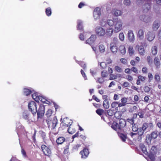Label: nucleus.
Here are the masks:
<instances>
[{
	"mask_svg": "<svg viewBox=\"0 0 161 161\" xmlns=\"http://www.w3.org/2000/svg\"><path fill=\"white\" fill-rule=\"evenodd\" d=\"M62 123L64 125L68 127L71 126L72 123V122L69 119L66 117L63 119Z\"/></svg>",
	"mask_w": 161,
	"mask_h": 161,
	"instance_id": "obj_9",
	"label": "nucleus"
},
{
	"mask_svg": "<svg viewBox=\"0 0 161 161\" xmlns=\"http://www.w3.org/2000/svg\"><path fill=\"white\" fill-rule=\"evenodd\" d=\"M144 131L140 127L138 128L137 130V133L138 135L141 136L143 135L144 133Z\"/></svg>",
	"mask_w": 161,
	"mask_h": 161,
	"instance_id": "obj_43",
	"label": "nucleus"
},
{
	"mask_svg": "<svg viewBox=\"0 0 161 161\" xmlns=\"http://www.w3.org/2000/svg\"><path fill=\"white\" fill-rule=\"evenodd\" d=\"M119 50L122 54L124 55L126 51L124 45L120 46L119 47Z\"/></svg>",
	"mask_w": 161,
	"mask_h": 161,
	"instance_id": "obj_25",
	"label": "nucleus"
},
{
	"mask_svg": "<svg viewBox=\"0 0 161 161\" xmlns=\"http://www.w3.org/2000/svg\"><path fill=\"white\" fill-rule=\"evenodd\" d=\"M119 103L117 102H113L111 104V106L113 108H115L117 106V105L118 106V104Z\"/></svg>",
	"mask_w": 161,
	"mask_h": 161,
	"instance_id": "obj_56",
	"label": "nucleus"
},
{
	"mask_svg": "<svg viewBox=\"0 0 161 161\" xmlns=\"http://www.w3.org/2000/svg\"><path fill=\"white\" fill-rule=\"evenodd\" d=\"M93 14L95 19H99L101 15V8L98 7L96 8L94 10Z\"/></svg>",
	"mask_w": 161,
	"mask_h": 161,
	"instance_id": "obj_7",
	"label": "nucleus"
},
{
	"mask_svg": "<svg viewBox=\"0 0 161 161\" xmlns=\"http://www.w3.org/2000/svg\"><path fill=\"white\" fill-rule=\"evenodd\" d=\"M119 136L122 141L124 142L125 141L126 139V137L125 135L122 134H120L119 135Z\"/></svg>",
	"mask_w": 161,
	"mask_h": 161,
	"instance_id": "obj_45",
	"label": "nucleus"
},
{
	"mask_svg": "<svg viewBox=\"0 0 161 161\" xmlns=\"http://www.w3.org/2000/svg\"><path fill=\"white\" fill-rule=\"evenodd\" d=\"M77 28L78 30H80V31H83V27L81 22H80L78 23Z\"/></svg>",
	"mask_w": 161,
	"mask_h": 161,
	"instance_id": "obj_44",
	"label": "nucleus"
},
{
	"mask_svg": "<svg viewBox=\"0 0 161 161\" xmlns=\"http://www.w3.org/2000/svg\"><path fill=\"white\" fill-rule=\"evenodd\" d=\"M140 18L141 20L146 23H149L151 21V18L148 15H143L141 16Z\"/></svg>",
	"mask_w": 161,
	"mask_h": 161,
	"instance_id": "obj_10",
	"label": "nucleus"
},
{
	"mask_svg": "<svg viewBox=\"0 0 161 161\" xmlns=\"http://www.w3.org/2000/svg\"><path fill=\"white\" fill-rule=\"evenodd\" d=\"M46 15L48 16L51 15L52 14V10L51 8L48 7L46 8L45 10Z\"/></svg>",
	"mask_w": 161,
	"mask_h": 161,
	"instance_id": "obj_34",
	"label": "nucleus"
},
{
	"mask_svg": "<svg viewBox=\"0 0 161 161\" xmlns=\"http://www.w3.org/2000/svg\"><path fill=\"white\" fill-rule=\"evenodd\" d=\"M36 113L38 118H41L44 115L45 113V107L43 104L40 105Z\"/></svg>",
	"mask_w": 161,
	"mask_h": 161,
	"instance_id": "obj_5",
	"label": "nucleus"
},
{
	"mask_svg": "<svg viewBox=\"0 0 161 161\" xmlns=\"http://www.w3.org/2000/svg\"><path fill=\"white\" fill-rule=\"evenodd\" d=\"M101 45H98L96 46H92V47L93 50L95 52L96 54L97 52H99V53L101 52Z\"/></svg>",
	"mask_w": 161,
	"mask_h": 161,
	"instance_id": "obj_24",
	"label": "nucleus"
},
{
	"mask_svg": "<svg viewBox=\"0 0 161 161\" xmlns=\"http://www.w3.org/2000/svg\"><path fill=\"white\" fill-rule=\"evenodd\" d=\"M118 40L117 38H114L112 42L110 43H114L115 45H117L118 44Z\"/></svg>",
	"mask_w": 161,
	"mask_h": 161,
	"instance_id": "obj_55",
	"label": "nucleus"
},
{
	"mask_svg": "<svg viewBox=\"0 0 161 161\" xmlns=\"http://www.w3.org/2000/svg\"><path fill=\"white\" fill-rule=\"evenodd\" d=\"M155 154L154 152L151 151H150V153L148 155V157L151 161H153L154 160Z\"/></svg>",
	"mask_w": 161,
	"mask_h": 161,
	"instance_id": "obj_32",
	"label": "nucleus"
},
{
	"mask_svg": "<svg viewBox=\"0 0 161 161\" xmlns=\"http://www.w3.org/2000/svg\"><path fill=\"white\" fill-rule=\"evenodd\" d=\"M65 138L63 136H60L58 137L56 140V142L58 145L62 144L65 142Z\"/></svg>",
	"mask_w": 161,
	"mask_h": 161,
	"instance_id": "obj_19",
	"label": "nucleus"
},
{
	"mask_svg": "<svg viewBox=\"0 0 161 161\" xmlns=\"http://www.w3.org/2000/svg\"><path fill=\"white\" fill-rule=\"evenodd\" d=\"M38 95L36 93H34L32 94V98L34 99L36 102L37 100V97Z\"/></svg>",
	"mask_w": 161,
	"mask_h": 161,
	"instance_id": "obj_51",
	"label": "nucleus"
},
{
	"mask_svg": "<svg viewBox=\"0 0 161 161\" xmlns=\"http://www.w3.org/2000/svg\"><path fill=\"white\" fill-rule=\"evenodd\" d=\"M89 153L88 149L86 148H84L80 152V154L81 155V158L84 159L87 157Z\"/></svg>",
	"mask_w": 161,
	"mask_h": 161,
	"instance_id": "obj_8",
	"label": "nucleus"
},
{
	"mask_svg": "<svg viewBox=\"0 0 161 161\" xmlns=\"http://www.w3.org/2000/svg\"><path fill=\"white\" fill-rule=\"evenodd\" d=\"M110 49L113 53H116L117 52L118 48L117 45L114 43H110Z\"/></svg>",
	"mask_w": 161,
	"mask_h": 161,
	"instance_id": "obj_20",
	"label": "nucleus"
},
{
	"mask_svg": "<svg viewBox=\"0 0 161 161\" xmlns=\"http://www.w3.org/2000/svg\"><path fill=\"white\" fill-rule=\"evenodd\" d=\"M28 107L29 110L31 111L33 115L36 114L37 112L36 104L34 101H31L29 102Z\"/></svg>",
	"mask_w": 161,
	"mask_h": 161,
	"instance_id": "obj_3",
	"label": "nucleus"
},
{
	"mask_svg": "<svg viewBox=\"0 0 161 161\" xmlns=\"http://www.w3.org/2000/svg\"><path fill=\"white\" fill-rule=\"evenodd\" d=\"M69 128L68 129V132L70 134H72L75 132L76 130L75 128L73 127H68Z\"/></svg>",
	"mask_w": 161,
	"mask_h": 161,
	"instance_id": "obj_33",
	"label": "nucleus"
},
{
	"mask_svg": "<svg viewBox=\"0 0 161 161\" xmlns=\"http://www.w3.org/2000/svg\"><path fill=\"white\" fill-rule=\"evenodd\" d=\"M46 121L49 128L51 130L54 129L58 123V120L56 117H54L53 119L51 118H47Z\"/></svg>",
	"mask_w": 161,
	"mask_h": 161,
	"instance_id": "obj_1",
	"label": "nucleus"
},
{
	"mask_svg": "<svg viewBox=\"0 0 161 161\" xmlns=\"http://www.w3.org/2000/svg\"><path fill=\"white\" fill-rule=\"evenodd\" d=\"M117 78V76L111 74L109 75V80H113L116 79Z\"/></svg>",
	"mask_w": 161,
	"mask_h": 161,
	"instance_id": "obj_53",
	"label": "nucleus"
},
{
	"mask_svg": "<svg viewBox=\"0 0 161 161\" xmlns=\"http://www.w3.org/2000/svg\"><path fill=\"white\" fill-rule=\"evenodd\" d=\"M119 125L121 129L125 126L126 125V122L124 119H121L119 120Z\"/></svg>",
	"mask_w": 161,
	"mask_h": 161,
	"instance_id": "obj_22",
	"label": "nucleus"
},
{
	"mask_svg": "<svg viewBox=\"0 0 161 161\" xmlns=\"http://www.w3.org/2000/svg\"><path fill=\"white\" fill-rule=\"evenodd\" d=\"M154 64L157 68H159L161 64L159 59L157 57H155L153 60Z\"/></svg>",
	"mask_w": 161,
	"mask_h": 161,
	"instance_id": "obj_18",
	"label": "nucleus"
},
{
	"mask_svg": "<svg viewBox=\"0 0 161 161\" xmlns=\"http://www.w3.org/2000/svg\"><path fill=\"white\" fill-rule=\"evenodd\" d=\"M69 144H68L67 145L64 147V151L63 152V153L64 154H67L69 151Z\"/></svg>",
	"mask_w": 161,
	"mask_h": 161,
	"instance_id": "obj_38",
	"label": "nucleus"
},
{
	"mask_svg": "<svg viewBox=\"0 0 161 161\" xmlns=\"http://www.w3.org/2000/svg\"><path fill=\"white\" fill-rule=\"evenodd\" d=\"M114 116L116 118L119 119L120 118L121 115L120 114L119 112H116L114 114Z\"/></svg>",
	"mask_w": 161,
	"mask_h": 161,
	"instance_id": "obj_54",
	"label": "nucleus"
},
{
	"mask_svg": "<svg viewBox=\"0 0 161 161\" xmlns=\"http://www.w3.org/2000/svg\"><path fill=\"white\" fill-rule=\"evenodd\" d=\"M143 10L144 13L147 12L150 8V5L148 3L145 4L143 7Z\"/></svg>",
	"mask_w": 161,
	"mask_h": 161,
	"instance_id": "obj_28",
	"label": "nucleus"
},
{
	"mask_svg": "<svg viewBox=\"0 0 161 161\" xmlns=\"http://www.w3.org/2000/svg\"><path fill=\"white\" fill-rule=\"evenodd\" d=\"M147 61L148 64L151 66L153 63L152 58L150 56H148L147 57Z\"/></svg>",
	"mask_w": 161,
	"mask_h": 161,
	"instance_id": "obj_37",
	"label": "nucleus"
},
{
	"mask_svg": "<svg viewBox=\"0 0 161 161\" xmlns=\"http://www.w3.org/2000/svg\"><path fill=\"white\" fill-rule=\"evenodd\" d=\"M140 147L143 153L146 155H148V153L147 151V149L144 145L143 144L140 145Z\"/></svg>",
	"mask_w": 161,
	"mask_h": 161,
	"instance_id": "obj_27",
	"label": "nucleus"
},
{
	"mask_svg": "<svg viewBox=\"0 0 161 161\" xmlns=\"http://www.w3.org/2000/svg\"><path fill=\"white\" fill-rule=\"evenodd\" d=\"M128 37L129 41L131 42H133L135 39V36L132 30H129L128 33Z\"/></svg>",
	"mask_w": 161,
	"mask_h": 161,
	"instance_id": "obj_11",
	"label": "nucleus"
},
{
	"mask_svg": "<svg viewBox=\"0 0 161 161\" xmlns=\"http://www.w3.org/2000/svg\"><path fill=\"white\" fill-rule=\"evenodd\" d=\"M95 32L98 36L101 35V27L100 26L97 27L95 28Z\"/></svg>",
	"mask_w": 161,
	"mask_h": 161,
	"instance_id": "obj_42",
	"label": "nucleus"
},
{
	"mask_svg": "<svg viewBox=\"0 0 161 161\" xmlns=\"http://www.w3.org/2000/svg\"><path fill=\"white\" fill-rule=\"evenodd\" d=\"M120 61L121 63L124 64H127V60L125 58H122L120 59Z\"/></svg>",
	"mask_w": 161,
	"mask_h": 161,
	"instance_id": "obj_60",
	"label": "nucleus"
},
{
	"mask_svg": "<svg viewBox=\"0 0 161 161\" xmlns=\"http://www.w3.org/2000/svg\"><path fill=\"white\" fill-rule=\"evenodd\" d=\"M138 79L141 81L143 82L145 80V77L140 75L138 76Z\"/></svg>",
	"mask_w": 161,
	"mask_h": 161,
	"instance_id": "obj_59",
	"label": "nucleus"
},
{
	"mask_svg": "<svg viewBox=\"0 0 161 161\" xmlns=\"http://www.w3.org/2000/svg\"><path fill=\"white\" fill-rule=\"evenodd\" d=\"M160 26V21L156 20L154 21L152 25V29L154 31H156Z\"/></svg>",
	"mask_w": 161,
	"mask_h": 161,
	"instance_id": "obj_14",
	"label": "nucleus"
},
{
	"mask_svg": "<svg viewBox=\"0 0 161 161\" xmlns=\"http://www.w3.org/2000/svg\"><path fill=\"white\" fill-rule=\"evenodd\" d=\"M119 37L121 41H123L124 40L125 36L123 33H120L119 34Z\"/></svg>",
	"mask_w": 161,
	"mask_h": 161,
	"instance_id": "obj_47",
	"label": "nucleus"
},
{
	"mask_svg": "<svg viewBox=\"0 0 161 161\" xmlns=\"http://www.w3.org/2000/svg\"><path fill=\"white\" fill-rule=\"evenodd\" d=\"M146 37L148 40L151 42L155 38V34L153 31H149L147 33Z\"/></svg>",
	"mask_w": 161,
	"mask_h": 161,
	"instance_id": "obj_12",
	"label": "nucleus"
},
{
	"mask_svg": "<svg viewBox=\"0 0 161 161\" xmlns=\"http://www.w3.org/2000/svg\"><path fill=\"white\" fill-rule=\"evenodd\" d=\"M151 138L153 139H156L158 136L157 132L155 131L152 132L151 134Z\"/></svg>",
	"mask_w": 161,
	"mask_h": 161,
	"instance_id": "obj_41",
	"label": "nucleus"
},
{
	"mask_svg": "<svg viewBox=\"0 0 161 161\" xmlns=\"http://www.w3.org/2000/svg\"><path fill=\"white\" fill-rule=\"evenodd\" d=\"M113 99L115 100H118L119 99V97L118 95L115 94L114 95Z\"/></svg>",
	"mask_w": 161,
	"mask_h": 161,
	"instance_id": "obj_64",
	"label": "nucleus"
},
{
	"mask_svg": "<svg viewBox=\"0 0 161 161\" xmlns=\"http://www.w3.org/2000/svg\"><path fill=\"white\" fill-rule=\"evenodd\" d=\"M128 53L130 56L133 55L134 53V51L132 46H130L128 48Z\"/></svg>",
	"mask_w": 161,
	"mask_h": 161,
	"instance_id": "obj_35",
	"label": "nucleus"
},
{
	"mask_svg": "<svg viewBox=\"0 0 161 161\" xmlns=\"http://www.w3.org/2000/svg\"><path fill=\"white\" fill-rule=\"evenodd\" d=\"M148 78L149 79V81L152 80L153 78V75L150 73H149L148 75Z\"/></svg>",
	"mask_w": 161,
	"mask_h": 161,
	"instance_id": "obj_58",
	"label": "nucleus"
},
{
	"mask_svg": "<svg viewBox=\"0 0 161 161\" xmlns=\"http://www.w3.org/2000/svg\"><path fill=\"white\" fill-rule=\"evenodd\" d=\"M154 79L157 82H159L160 80V76L159 74L158 73H156L154 75Z\"/></svg>",
	"mask_w": 161,
	"mask_h": 161,
	"instance_id": "obj_46",
	"label": "nucleus"
},
{
	"mask_svg": "<svg viewBox=\"0 0 161 161\" xmlns=\"http://www.w3.org/2000/svg\"><path fill=\"white\" fill-rule=\"evenodd\" d=\"M96 38V37L95 35H92L90 37L86 40V43L91 45L94 43Z\"/></svg>",
	"mask_w": 161,
	"mask_h": 161,
	"instance_id": "obj_13",
	"label": "nucleus"
},
{
	"mask_svg": "<svg viewBox=\"0 0 161 161\" xmlns=\"http://www.w3.org/2000/svg\"><path fill=\"white\" fill-rule=\"evenodd\" d=\"M131 128L132 131L134 132L137 131L138 128L137 126L135 124L132 125Z\"/></svg>",
	"mask_w": 161,
	"mask_h": 161,
	"instance_id": "obj_48",
	"label": "nucleus"
},
{
	"mask_svg": "<svg viewBox=\"0 0 161 161\" xmlns=\"http://www.w3.org/2000/svg\"><path fill=\"white\" fill-rule=\"evenodd\" d=\"M136 47H138V50L140 55H143L145 53V50L143 46H139L138 45H136Z\"/></svg>",
	"mask_w": 161,
	"mask_h": 161,
	"instance_id": "obj_23",
	"label": "nucleus"
},
{
	"mask_svg": "<svg viewBox=\"0 0 161 161\" xmlns=\"http://www.w3.org/2000/svg\"><path fill=\"white\" fill-rule=\"evenodd\" d=\"M78 63L82 68L84 69H85L86 68V64L84 63V62L83 61H78L77 62Z\"/></svg>",
	"mask_w": 161,
	"mask_h": 161,
	"instance_id": "obj_40",
	"label": "nucleus"
},
{
	"mask_svg": "<svg viewBox=\"0 0 161 161\" xmlns=\"http://www.w3.org/2000/svg\"><path fill=\"white\" fill-rule=\"evenodd\" d=\"M114 69L116 71L119 73H121L123 71L122 69L119 67L116 66L115 67Z\"/></svg>",
	"mask_w": 161,
	"mask_h": 161,
	"instance_id": "obj_50",
	"label": "nucleus"
},
{
	"mask_svg": "<svg viewBox=\"0 0 161 161\" xmlns=\"http://www.w3.org/2000/svg\"><path fill=\"white\" fill-rule=\"evenodd\" d=\"M123 3L125 5L129 6L130 4V0H124Z\"/></svg>",
	"mask_w": 161,
	"mask_h": 161,
	"instance_id": "obj_52",
	"label": "nucleus"
},
{
	"mask_svg": "<svg viewBox=\"0 0 161 161\" xmlns=\"http://www.w3.org/2000/svg\"><path fill=\"white\" fill-rule=\"evenodd\" d=\"M123 22L122 19L119 18L115 19V22L114 25V31L117 33L121 31L123 29Z\"/></svg>",
	"mask_w": 161,
	"mask_h": 161,
	"instance_id": "obj_2",
	"label": "nucleus"
},
{
	"mask_svg": "<svg viewBox=\"0 0 161 161\" xmlns=\"http://www.w3.org/2000/svg\"><path fill=\"white\" fill-rule=\"evenodd\" d=\"M30 114L28 112H24L23 114V118L25 120H28L30 117Z\"/></svg>",
	"mask_w": 161,
	"mask_h": 161,
	"instance_id": "obj_30",
	"label": "nucleus"
},
{
	"mask_svg": "<svg viewBox=\"0 0 161 161\" xmlns=\"http://www.w3.org/2000/svg\"><path fill=\"white\" fill-rule=\"evenodd\" d=\"M115 19L114 20L108 19L107 21V24L110 26H112L114 25Z\"/></svg>",
	"mask_w": 161,
	"mask_h": 161,
	"instance_id": "obj_36",
	"label": "nucleus"
},
{
	"mask_svg": "<svg viewBox=\"0 0 161 161\" xmlns=\"http://www.w3.org/2000/svg\"><path fill=\"white\" fill-rule=\"evenodd\" d=\"M53 113V111L51 109H49L47 111L46 113V115L47 116V118H50V117L51 116Z\"/></svg>",
	"mask_w": 161,
	"mask_h": 161,
	"instance_id": "obj_39",
	"label": "nucleus"
},
{
	"mask_svg": "<svg viewBox=\"0 0 161 161\" xmlns=\"http://www.w3.org/2000/svg\"><path fill=\"white\" fill-rule=\"evenodd\" d=\"M114 31V30L112 28H108L105 32L104 29L101 28V36L106 35L108 36H111Z\"/></svg>",
	"mask_w": 161,
	"mask_h": 161,
	"instance_id": "obj_6",
	"label": "nucleus"
},
{
	"mask_svg": "<svg viewBox=\"0 0 161 161\" xmlns=\"http://www.w3.org/2000/svg\"><path fill=\"white\" fill-rule=\"evenodd\" d=\"M97 70H93L92 69H91L90 70V72L91 73L92 75L93 76H94V75H95L96 73H97Z\"/></svg>",
	"mask_w": 161,
	"mask_h": 161,
	"instance_id": "obj_61",
	"label": "nucleus"
},
{
	"mask_svg": "<svg viewBox=\"0 0 161 161\" xmlns=\"http://www.w3.org/2000/svg\"><path fill=\"white\" fill-rule=\"evenodd\" d=\"M128 98L124 97L121 99V103H119L118 104V107H121L125 106L127 103Z\"/></svg>",
	"mask_w": 161,
	"mask_h": 161,
	"instance_id": "obj_15",
	"label": "nucleus"
},
{
	"mask_svg": "<svg viewBox=\"0 0 161 161\" xmlns=\"http://www.w3.org/2000/svg\"><path fill=\"white\" fill-rule=\"evenodd\" d=\"M111 127L113 129L116 131L120 129L119 124L116 122H113Z\"/></svg>",
	"mask_w": 161,
	"mask_h": 161,
	"instance_id": "obj_21",
	"label": "nucleus"
},
{
	"mask_svg": "<svg viewBox=\"0 0 161 161\" xmlns=\"http://www.w3.org/2000/svg\"><path fill=\"white\" fill-rule=\"evenodd\" d=\"M80 72L81 75H82L83 77L84 78L85 80H86L87 79V77L84 71L82 69H81L80 70Z\"/></svg>",
	"mask_w": 161,
	"mask_h": 161,
	"instance_id": "obj_57",
	"label": "nucleus"
},
{
	"mask_svg": "<svg viewBox=\"0 0 161 161\" xmlns=\"http://www.w3.org/2000/svg\"><path fill=\"white\" fill-rule=\"evenodd\" d=\"M103 107L104 108L106 109H108L109 106L108 101L107 100H104L103 102Z\"/></svg>",
	"mask_w": 161,
	"mask_h": 161,
	"instance_id": "obj_29",
	"label": "nucleus"
},
{
	"mask_svg": "<svg viewBox=\"0 0 161 161\" xmlns=\"http://www.w3.org/2000/svg\"><path fill=\"white\" fill-rule=\"evenodd\" d=\"M144 31L142 29H141L139 30L137 36L139 40H141L143 39L144 38Z\"/></svg>",
	"mask_w": 161,
	"mask_h": 161,
	"instance_id": "obj_16",
	"label": "nucleus"
},
{
	"mask_svg": "<svg viewBox=\"0 0 161 161\" xmlns=\"http://www.w3.org/2000/svg\"><path fill=\"white\" fill-rule=\"evenodd\" d=\"M108 76V73L106 71H102L101 72V76L103 77H105Z\"/></svg>",
	"mask_w": 161,
	"mask_h": 161,
	"instance_id": "obj_62",
	"label": "nucleus"
},
{
	"mask_svg": "<svg viewBox=\"0 0 161 161\" xmlns=\"http://www.w3.org/2000/svg\"><path fill=\"white\" fill-rule=\"evenodd\" d=\"M41 147L44 155L49 157L51 156V150L48 147L45 145H42Z\"/></svg>",
	"mask_w": 161,
	"mask_h": 161,
	"instance_id": "obj_4",
	"label": "nucleus"
},
{
	"mask_svg": "<svg viewBox=\"0 0 161 161\" xmlns=\"http://www.w3.org/2000/svg\"><path fill=\"white\" fill-rule=\"evenodd\" d=\"M157 52L158 48L157 46H155L152 47V53L153 55H156L157 54Z\"/></svg>",
	"mask_w": 161,
	"mask_h": 161,
	"instance_id": "obj_31",
	"label": "nucleus"
},
{
	"mask_svg": "<svg viewBox=\"0 0 161 161\" xmlns=\"http://www.w3.org/2000/svg\"><path fill=\"white\" fill-rule=\"evenodd\" d=\"M112 13L113 14L116 16H119L121 15L123 13L122 11L120 10L114 9L111 11Z\"/></svg>",
	"mask_w": 161,
	"mask_h": 161,
	"instance_id": "obj_17",
	"label": "nucleus"
},
{
	"mask_svg": "<svg viewBox=\"0 0 161 161\" xmlns=\"http://www.w3.org/2000/svg\"><path fill=\"white\" fill-rule=\"evenodd\" d=\"M148 127V125L147 124L144 123L142 125V127L141 128L145 131L147 128Z\"/></svg>",
	"mask_w": 161,
	"mask_h": 161,
	"instance_id": "obj_49",
	"label": "nucleus"
},
{
	"mask_svg": "<svg viewBox=\"0 0 161 161\" xmlns=\"http://www.w3.org/2000/svg\"><path fill=\"white\" fill-rule=\"evenodd\" d=\"M31 91L30 89L27 88H24L23 90V94L25 96L30 95L31 93Z\"/></svg>",
	"mask_w": 161,
	"mask_h": 161,
	"instance_id": "obj_26",
	"label": "nucleus"
},
{
	"mask_svg": "<svg viewBox=\"0 0 161 161\" xmlns=\"http://www.w3.org/2000/svg\"><path fill=\"white\" fill-rule=\"evenodd\" d=\"M85 5H86L84 3L81 2L78 5V8H81Z\"/></svg>",
	"mask_w": 161,
	"mask_h": 161,
	"instance_id": "obj_63",
	"label": "nucleus"
}]
</instances>
